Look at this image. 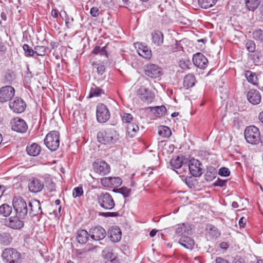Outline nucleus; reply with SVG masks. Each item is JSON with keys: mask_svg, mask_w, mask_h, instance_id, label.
I'll return each mask as SVG.
<instances>
[{"mask_svg": "<svg viewBox=\"0 0 263 263\" xmlns=\"http://www.w3.org/2000/svg\"><path fill=\"white\" fill-rule=\"evenodd\" d=\"M23 49L25 52V55L27 57H32L34 54V49H32L27 44H25L23 45Z\"/></svg>", "mask_w": 263, "mask_h": 263, "instance_id": "c03bdc74", "label": "nucleus"}, {"mask_svg": "<svg viewBox=\"0 0 263 263\" xmlns=\"http://www.w3.org/2000/svg\"><path fill=\"white\" fill-rule=\"evenodd\" d=\"M139 129V126L136 124L133 123L128 124L127 127V133L128 137L130 138L134 137Z\"/></svg>", "mask_w": 263, "mask_h": 263, "instance_id": "f704fd0d", "label": "nucleus"}, {"mask_svg": "<svg viewBox=\"0 0 263 263\" xmlns=\"http://www.w3.org/2000/svg\"><path fill=\"white\" fill-rule=\"evenodd\" d=\"M137 94L142 101L147 103H151L154 98V94L148 89L142 86L137 90Z\"/></svg>", "mask_w": 263, "mask_h": 263, "instance_id": "ddd939ff", "label": "nucleus"}, {"mask_svg": "<svg viewBox=\"0 0 263 263\" xmlns=\"http://www.w3.org/2000/svg\"><path fill=\"white\" fill-rule=\"evenodd\" d=\"M47 49L48 48L44 46H36L34 47V53L39 56H44Z\"/></svg>", "mask_w": 263, "mask_h": 263, "instance_id": "37998d69", "label": "nucleus"}, {"mask_svg": "<svg viewBox=\"0 0 263 263\" xmlns=\"http://www.w3.org/2000/svg\"><path fill=\"white\" fill-rule=\"evenodd\" d=\"M178 243L184 248L192 250L194 246V241L189 236H182L179 239Z\"/></svg>", "mask_w": 263, "mask_h": 263, "instance_id": "a878e982", "label": "nucleus"}, {"mask_svg": "<svg viewBox=\"0 0 263 263\" xmlns=\"http://www.w3.org/2000/svg\"><path fill=\"white\" fill-rule=\"evenodd\" d=\"M201 163L197 159H193L188 164L186 163L185 168H189L191 174L195 177H199L202 174Z\"/></svg>", "mask_w": 263, "mask_h": 263, "instance_id": "6e6552de", "label": "nucleus"}, {"mask_svg": "<svg viewBox=\"0 0 263 263\" xmlns=\"http://www.w3.org/2000/svg\"><path fill=\"white\" fill-rule=\"evenodd\" d=\"M112 191L115 193H120L126 198L129 196L131 192V189L126 187H122L119 189H114Z\"/></svg>", "mask_w": 263, "mask_h": 263, "instance_id": "ea45409f", "label": "nucleus"}, {"mask_svg": "<svg viewBox=\"0 0 263 263\" xmlns=\"http://www.w3.org/2000/svg\"><path fill=\"white\" fill-rule=\"evenodd\" d=\"M100 182L105 187H115L121 184L122 180L120 177H104L101 179Z\"/></svg>", "mask_w": 263, "mask_h": 263, "instance_id": "dca6fc26", "label": "nucleus"}, {"mask_svg": "<svg viewBox=\"0 0 263 263\" xmlns=\"http://www.w3.org/2000/svg\"><path fill=\"white\" fill-rule=\"evenodd\" d=\"M245 137L247 142L251 144H257L260 142V134L259 129L253 125L247 127L245 130Z\"/></svg>", "mask_w": 263, "mask_h": 263, "instance_id": "20e7f679", "label": "nucleus"}, {"mask_svg": "<svg viewBox=\"0 0 263 263\" xmlns=\"http://www.w3.org/2000/svg\"><path fill=\"white\" fill-rule=\"evenodd\" d=\"M12 240L11 235L7 232H3L0 234V243L4 246L9 245Z\"/></svg>", "mask_w": 263, "mask_h": 263, "instance_id": "473e14b6", "label": "nucleus"}, {"mask_svg": "<svg viewBox=\"0 0 263 263\" xmlns=\"http://www.w3.org/2000/svg\"><path fill=\"white\" fill-rule=\"evenodd\" d=\"M110 112L107 106L103 104H99L97 106L96 117L99 123H105L110 118Z\"/></svg>", "mask_w": 263, "mask_h": 263, "instance_id": "0eeeda50", "label": "nucleus"}, {"mask_svg": "<svg viewBox=\"0 0 263 263\" xmlns=\"http://www.w3.org/2000/svg\"><path fill=\"white\" fill-rule=\"evenodd\" d=\"M220 247L221 249H227L229 247V245L226 242H222L220 243Z\"/></svg>", "mask_w": 263, "mask_h": 263, "instance_id": "0e129e2a", "label": "nucleus"}, {"mask_svg": "<svg viewBox=\"0 0 263 263\" xmlns=\"http://www.w3.org/2000/svg\"><path fill=\"white\" fill-rule=\"evenodd\" d=\"M245 77L248 82L255 86L258 85V78L255 73L250 70H246L245 72Z\"/></svg>", "mask_w": 263, "mask_h": 263, "instance_id": "7c9ffc66", "label": "nucleus"}, {"mask_svg": "<svg viewBox=\"0 0 263 263\" xmlns=\"http://www.w3.org/2000/svg\"><path fill=\"white\" fill-rule=\"evenodd\" d=\"M247 219L246 218L242 217L239 220V225L240 227H244L246 225Z\"/></svg>", "mask_w": 263, "mask_h": 263, "instance_id": "bf43d9fd", "label": "nucleus"}, {"mask_svg": "<svg viewBox=\"0 0 263 263\" xmlns=\"http://www.w3.org/2000/svg\"><path fill=\"white\" fill-rule=\"evenodd\" d=\"M13 206L16 215L21 219H25L29 213L28 204L22 197L14 198Z\"/></svg>", "mask_w": 263, "mask_h": 263, "instance_id": "f03ea898", "label": "nucleus"}, {"mask_svg": "<svg viewBox=\"0 0 263 263\" xmlns=\"http://www.w3.org/2000/svg\"><path fill=\"white\" fill-rule=\"evenodd\" d=\"M158 134L163 137L168 138L171 136L172 132L167 126H162L159 128Z\"/></svg>", "mask_w": 263, "mask_h": 263, "instance_id": "58836bf2", "label": "nucleus"}, {"mask_svg": "<svg viewBox=\"0 0 263 263\" xmlns=\"http://www.w3.org/2000/svg\"><path fill=\"white\" fill-rule=\"evenodd\" d=\"M51 15L54 18H57L58 16V12L55 9H53L51 11Z\"/></svg>", "mask_w": 263, "mask_h": 263, "instance_id": "338daca9", "label": "nucleus"}, {"mask_svg": "<svg viewBox=\"0 0 263 263\" xmlns=\"http://www.w3.org/2000/svg\"><path fill=\"white\" fill-rule=\"evenodd\" d=\"M9 107L13 112L20 114L24 112L26 107V103L19 98H15L13 101L9 102Z\"/></svg>", "mask_w": 263, "mask_h": 263, "instance_id": "9b49d317", "label": "nucleus"}, {"mask_svg": "<svg viewBox=\"0 0 263 263\" xmlns=\"http://www.w3.org/2000/svg\"><path fill=\"white\" fill-rule=\"evenodd\" d=\"M47 181H49L48 184L46 185L48 190L50 192H53L55 191V184L51 181L50 178L47 179Z\"/></svg>", "mask_w": 263, "mask_h": 263, "instance_id": "864d4df0", "label": "nucleus"}, {"mask_svg": "<svg viewBox=\"0 0 263 263\" xmlns=\"http://www.w3.org/2000/svg\"><path fill=\"white\" fill-rule=\"evenodd\" d=\"M92 166L95 172L101 175H105L110 171V166L104 161L94 162Z\"/></svg>", "mask_w": 263, "mask_h": 263, "instance_id": "f8f14e48", "label": "nucleus"}, {"mask_svg": "<svg viewBox=\"0 0 263 263\" xmlns=\"http://www.w3.org/2000/svg\"><path fill=\"white\" fill-rule=\"evenodd\" d=\"M152 42L156 46H160L163 43V34L160 31L153 32L151 34Z\"/></svg>", "mask_w": 263, "mask_h": 263, "instance_id": "cd10ccee", "label": "nucleus"}, {"mask_svg": "<svg viewBox=\"0 0 263 263\" xmlns=\"http://www.w3.org/2000/svg\"><path fill=\"white\" fill-rule=\"evenodd\" d=\"M89 236L90 233L85 230H80L77 234V239L79 243L85 244L88 241Z\"/></svg>", "mask_w": 263, "mask_h": 263, "instance_id": "bb28decb", "label": "nucleus"}, {"mask_svg": "<svg viewBox=\"0 0 263 263\" xmlns=\"http://www.w3.org/2000/svg\"><path fill=\"white\" fill-rule=\"evenodd\" d=\"M83 194V190L82 186L74 187L73 190L72 196L74 198L82 196Z\"/></svg>", "mask_w": 263, "mask_h": 263, "instance_id": "49530a36", "label": "nucleus"}, {"mask_svg": "<svg viewBox=\"0 0 263 263\" xmlns=\"http://www.w3.org/2000/svg\"><path fill=\"white\" fill-rule=\"evenodd\" d=\"M99 215L105 217H117L119 216L118 212H100Z\"/></svg>", "mask_w": 263, "mask_h": 263, "instance_id": "603ef678", "label": "nucleus"}, {"mask_svg": "<svg viewBox=\"0 0 263 263\" xmlns=\"http://www.w3.org/2000/svg\"><path fill=\"white\" fill-rule=\"evenodd\" d=\"M253 38L256 41L263 42V30L261 29H256L252 33Z\"/></svg>", "mask_w": 263, "mask_h": 263, "instance_id": "79ce46f5", "label": "nucleus"}, {"mask_svg": "<svg viewBox=\"0 0 263 263\" xmlns=\"http://www.w3.org/2000/svg\"><path fill=\"white\" fill-rule=\"evenodd\" d=\"M157 232L158 231L157 230L153 229L149 233L150 236L152 237H154L156 235Z\"/></svg>", "mask_w": 263, "mask_h": 263, "instance_id": "774afa93", "label": "nucleus"}, {"mask_svg": "<svg viewBox=\"0 0 263 263\" xmlns=\"http://www.w3.org/2000/svg\"><path fill=\"white\" fill-rule=\"evenodd\" d=\"M97 201L99 205L105 210H111L115 206V202L108 193H101L97 195Z\"/></svg>", "mask_w": 263, "mask_h": 263, "instance_id": "423d86ee", "label": "nucleus"}, {"mask_svg": "<svg viewBox=\"0 0 263 263\" xmlns=\"http://www.w3.org/2000/svg\"><path fill=\"white\" fill-rule=\"evenodd\" d=\"M12 207L6 203L3 204L0 206V215L7 217L10 215L12 212Z\"/></svg>", "mask_w": 263, "mask_h": 263, "instance_id": "e433bc0d", "label": "nucleus"}, {"mask_svg": "<svg viewBox=\"0 0 263 263\" xmlns=\"http://www.w3.org/2000/svg\"><path fill=\"white\" fill-rule=\"evenodd\" d=\"M250 57L252 58V60H253L254 63H258L259 62V53L255 52L253 54L250 55Z\"/></svg>", "mask_w": 263, "mask_h": 263, "instance_id": "13d9d810", "label": "nucleus"}, {"mask_svg": "<svg viewBox=\"0 0 263 263\" xmlns=\"http://www.w3.org/2000/svg\"><path fill=\"white\" fill-rule=\"evenodd\" d=\"M191 64L190 61L189 60H180L179 62V67L183 69L186 70L189 68V65Z\"/></svg>", "mask_w": 263, "mask_h": 263, "instance_id": "a18cd8bd", "label": "nucleus"}, {"mask_svg": "<svg viewBox=\"0 0 263 263\" xmlns=\"http://www.w3.org/2000/svg\"><path fill=\"white\" fill-rule=\"evenodd\" d=\"M218 174L221 176L228 177L230 175V171L227 167H221L218 171Z\"/></svg>", "mask_w": 263, "mask_h": 263, "instance_id": "8fccbe9b", "label": "nucleus"}, {"mask_svg": "<svg viewBox=\"0 0 263 263\" xmlns=\"http://www.w3.org/2000/svg\"><path fill=\"white\" fill-rule=\"evenodd\" d=\"M41 151V148L40 146L36 143L29 144L26 147L27 154L31 156L35 157L38 156Z\"/></svg>", "mask_w": 263, "mask_h": 263, "instance_id": "393cba45", "label": "nucleus"}, {"mask_svg": "<svg viewBox=\"0 0 263 263\" xmlns=\"http://www.w3.org/2000/svg\"><path fill=\"white\" fill-rule=\"evenodd\" d=\"M227 183L226 180H222L218 178L214 183V185L220 187H223L226 186Z\"/></svg>", "mask_w": 263, "mask_h": 263, "instance_id": "5fc2aeb1", "label": "nucleus"}, {"mask_svg": "<svg viewBox=\"0 0 263 263\" xmlns=\"http://www.w3.org/2000/svg\"><path fill=\"white\" fill-rule=\"evenodd\" d=\"M15 94L14 88L10 85L0 88V102L5 103L11 100Z\"/></svg>", "mask_w": 263, "mask_h": 263, "instance_id": "9d476101", "label": "nucleus"}, {"mask_svg": "<svg viewBox=\"0 0 263 263\" xmlns=\"http://www.w3.org/2000/svg\"><path fill=\"white\" fill-rule=\"evenodd\" d=\"M216 263H229L227 260H225L220 257H217L216 259Z\"/></svg>", "mask_w": 263, "mask_h": 263, "instance_id": "e2e57ef3", "label": "nucleus"}, {"mask_svg": "<svg viewBox=\"0 0 263 263\" xmlns=\"http://www.w3.org/2000/svg\"><path fill=\"white\" fill-rule=\"evenodd\" d=\"M28 206L30 208L29 214H30L31 216H34L42 213L41 203L38 200H33L29 202Z\"/></svg>", "mask_w": 263, "mask_h": 263, "instance_id": "aec40b11", "label": "nucleus"}, {"mask_svg": "<svg viewBox=\"0 0 263 263\" xmlns=\"http://www.w3.org/2000/svg\"><path fill=\"white\" fill-rule=\"evenodd\" d=\"M145 74L152 78H156L161 75V70L157 65L151 64L147 65Z\"/></svg>", "mask_w": 263, "mask_h": 263, "instance_id": "6ab92c4d", "label": "nucleus"}, {"mask_svg": "<svg viewBox=\"0 0 263 263\" xmlns=\"http://www.w3.org/2000/svg\"><path fill=\"white\" fill-rule=\"evenodd\" d=\"M215 177V174L212 172L208 171L205 175V178L207 181H212Z\"/></svg>", "mask_w": 263, "mask_h": 263, "instance_id": "6e6d98bb", "label": "nucleus"}, {"mask_svg": "<svg viewBox=\"0 0 263 263\" xmlns=\"http://www.w3.org/2000/svg\"><path fill=\"white\" fill-rule=\"evenodd\" d=\"M92 65L95 67H96L97 72L99 74L102 75L104 73L105 70V66L104 65H99V64H97V63H95V62L93 63Z\"/></svg>", "mask_w": 263, "mask_h": 263, "instance_id": "09e8293b", "label": "nucleus"}, {"mask_svg": "<svg viewBox=\"0 0 263 263\" xmlns=\"http://www.w3.org/2000/svg\"><path fill=\"white\" fill-rule=\"evenodd\" d=\"M246 47L249 52H254L255 50L256 45L254 41L249 40L247 42Z\"/></svg>", "mask_w": 263, "mask_h": 263, "instance_id": "de8ad7c7", "label": "nucleus"}, {"mask_svg": "<svg viewBox=\"0 0 263 263\" xmlns=\"http://www.w3.org/2000/svg\"><path fill=\"white\" fill-rule=\"evenodd\" d=\"M193 62L195 66L202 69H205L208 64L206 58L200 52H198L193 55Z\"/></svg>", "mask_w": 263, "mask_h": 263, "instance_id": "4468645a", "label": "nucleus"}, {"mask_svg": "<svg viewBox=\"0 0 263 263\" xmlns=\"http://www.w3.org/2000/svg\"><path fill=\"white\" fill-rule=\"evenodd\" d=\"M28 187L31 192L38 193L43 190L44 184L40 180L33 178L30 180Z\"/></svg>", "mask_w": 263, "mask_h": 263, "instance_id": "4be33fe9", "label": "nucleus"}, {"mask_svg": "<svg viewBox=\"0 0 263 263\" xmlns=\"http://www.w3.org/2000/svg\"><path fill=\"white\" fill-rule=\"evenodd\" d=\"M182 157L176 156L172 158L170 161V164L174 169L180 168L182 166L185 168L186 163H184L182 160Z\"/></svg>", "mask_w": 263, "mask_h": 263, "instance_id": "c756f323", "label": "nucleus"}, {"mask_svg": "<svg viewBox=\"0 0 263 263\" xmlns=\"http://www.w3.org/2000/svg\"><path fill=\"white\" fill-rule=\"evenodd\" d=\"M123 122L131 123L130 122L133 120V116L128 113H124L121 116Z\"/></svg>", "mask_w": 263, "mask_h": 263, "instance_id": "3c124183", "label": "nucleus"}, {"mask_svg": "<svg viewBox=\"0 0 263 263\" xmlns=\"http://www.w3.org/2000/svg\"><path fill=\"white\" fill-rule=\"evenodd\" d=\"M104 93V91L103 89L97 87L95 85H93V86L91 87L90 89L88 97L92 98L94 97H99L102 94Z\"/></svg>", "mask_w": 263, "mask_h": 263, "instance_id": "72a5a7b5", "label": "nucleus"}, {"mask_svg": "<svg viewBox=\"0 0 263 263\" xmlns=\"http://www.w3.org/2000/svg\"><path fill=\"white\" fill-rule=\"evenodd\" d=\"M108 237L114 242H118L121 238L122 233L118 227H111L108 232Z\"/></svg>", "mask_w": 263, "mask_h": 263, "instance_id": "412c9836", "label": "nucleus"}, {"mask_svg": "<svg viewBox=\"0 0 263 263\" xmlns=\"http://www.w3.org/2000/svg\"><path fill=\"white\" fill-rule=\"evenodd\" d=\"M102 256L106 263L108 260H113L117 257V255L112 252V249L106 248L102 251Z\"/></svg>", "mask_w": 263, "mask_h": 263, "instance_id": "2f4dec72", "label": "nucleus"}, {"mask_svg": "<svg viewBox=\"0 0 263 263\" xmlns=\"http://www.w3.org/2000/svg\"><path fill=\"white\" fill-rule=\"evenodd\" d=\"M90 14L93 17H97L99 15V9L97 7H92L90 9Z\"/></svg>", "mask_w": 263, "mask_h": 263, "instance_id": "4d7b16f0", "label": "nucleus"}, {"mask_svg": "<svg viewBox=\"0 0 263 263\" xmlns=\"http://www.w3.org/2000/svg\"><path fill=\"white\" fill-rule=\"evenodd\" d=\"M259 0H245L246 7L250 11L255 10L259 6Z\"/></svg>", "mask_w": 263, "mask_h": 263, "instance_id": "4c0bfd02", "label": "nucleus"}, {"mask_svg": "<svg viewBox=\"0 0 263 263\" xmlns=\"http://www.w3.org/2000/svg\"><path fill=\"white\" fill-rule=\"evenodd\" d=\"M198 2L200 7L203 9H208L214 6L217 2V0H198Z\"/></svg>", "mask_w": 263, "mask_h": 263, "instance_id": "c9c22d12", "label": "nucleus"}, {"mask_svg": "<svg viewBox=\"0 0 263 263\" xmlns=\"http://www.w3.org/2000/svg\"><path fill=\"white\" fill-rule=\"evenodd\" d=\"M44 143L51 151H56L60 145V134L58 131H51L44 139Z\"/></svg>", "mask_w": 263, "mask_h": 263, "instance_id": "39448f33", "label": "nucleus"}, {"mask_svg": "<svg viewBox=\"0 0 263 263\" xmlns=\"http://www.w3.org/2000/svg\"><path fill=\"white\" fill-rule=\"evenodd\" d=\"M10 124L11 129L18 133H25L28 129V125L26 122L20 118H14L11 119Z\"/></svg>", "mask_w": 263, "mask_h": 263, "instance_id": "1a4fd4ad", "label": "nucleus"}, {"mask_svg": "<svg viewBox=\"0 0 263 263\" xmlns=\"http://www.w3.org/2000/svg\"><path fill=\"white\" fill-rule=\"evenodd\" d=\"M102 50V47L100 46H96L93 50L92 53L96 54H100L101 50Z\"/></svg>", "mask_w": 263, "mask_h": 263, "instance_id": "680f3d73", "label": "nucleus"}, {"mask_svg": "<svg viewBox=\"0 0 263 263\" xmlns=\"http://www.w3.org/2000/svg\"><path fill=\"white\" fill-rule=\"evenodd\" d=\"M89 233L91 239L96 241L103 239L106 235L105 230L101 226L91 228Z\"/></svg>", "mask_w": 263, "mask_h": 263, "instance_id": "f3484780", "label": "nucleus"}, {"mask_svg": "<svg viewBox=\"0 0 263 263\" xmlns=\"http://www.w3.org/2000/svg\"><path fill=\"white\" fill-rule=\"evenodd\" d=\"M106 263H120V262L117 256L116 258H114L113 260L107 261Z\"/></svg>", "mask_w": 263, "mask_h": 263, "instance_id": "69168bd1", "label": "nucleus"}, {"mask_svg": "<svg viewBox=\"0 0 263 263\" xmlns=\"http://www.w3.org/2000/svg\"><path fill=\"white\" fill-rule=\"evenodd\" d=\"M196 79L194 74L190 73L186 75L184 78L183 85L186 89H189L195 85Z\"/></svg>", "mask_w": 263, "mask_h": 263, "instance_id": "c85d7f7f", "label": "nucleus"}, {"mask_svg": "<svg viewBox=\"0 0 263 263\" xmlns=\"http://www.w3.org/2000/svg\"><path fill=\"white\" fill-rule=\"evenodd\" d=\"M191 230V226L188 223H180L176 225L175 234L178 236H184V235L189 233Z\"/></svg>", "mask_w": 263, "mask_h": 263, "instance_id": "b1692460", "label": "nucleus"}, {"mask_svg": "<svg viewBox=\"0 0 263 263\" xmlns=\"http://www.w3.org/2000/svg\"><path fill=\"white\" fill-rule=\"evenodd\" d=\"M2 257L6 263H21L22 260L21 253L12 248L5 249L3 251Z\"/></svg>", "mask_w": 263, "mask_h": 263, "instance_id": "7ed1b4c3", "label": "nucleus"}, {"mask_svg": "<svg viewBox=\"0 0 263 263\" xmlns=\"http://www.w3.org/2000/svg\"><path fill=\"white\" fill-rule=\"evenodd\" d=\"M119 138V135L114 129L101 130L98 133V141L102 144H108L115 143Z\"/></svg>", "mask_w": 263, "mask_h": 263, "instance_id": "f257e3e1", "label": "nucleus"}, {"mask_svg": "<svg viewBox=\"0 0 263 263\" xmlns=\"http://www.w3.org/2000/svg\"><path fill=\"white\" fill-rule=\"evenodd\" d=\"M137 52L138 54L145 59H150L152 51L150 48L142 43H138Z\"/></svg>", "mask_w": 263, "mask_h": 263, "instance_id": "5701e85b", "label": "nucleus"}, {"mask_svg": "<svg viewBox=\"0 0 263 263\" xmlns=\"http://www.w3.org/2000/svg\"><path fill=\"white\" fill-rule=\"evenodd\" d=\"M23 219L20 218L17 216H11L5 221V225L13 229H20L24 226Z\"/></svg>", "mask_w": 263, "mask_h": 263, "instance_id": "2eb2a0df", "label": "nucleus"}, {"mask_svg": "<svg viewBox=\"0 0 263 263\" xmlns=\"http://www.w3.org/2000/svg\"><path fill=\"white\" fill-rule=\"evenodd\" d=\"M152 111L156 116L160 117L163 116L166 111V109L164 106H156L152 109Z\"/></svg>", "mask_w": 263, "mask_h": 263, "instance_id": "a19ab883", "label": "nucleus"}, {"mask_svg": "<svg viewBox=\"0 0 263 263\" xmlns=\"http://www.w3.org/2000/svg\"><path fill=\"white\" fill-rule=\"evenodd\" d=\"M248 101L253 105H256L261 102V95L260 92L254 89H250L247 94Z\"/></svg>", "mask_w": 263, "mask_h": 263, "instance_id": "a211bd4d", "label": "nucleus"}, {"mask_svg": "<svg viewBox=\"0 0 263 263\" xmlns=\"http://www.w3.org/2000/svg\"><path fill=\"white\" fill-rule=\"evenodd\" d=\"M106 47L104 46L103 47H102V50H101V52L100 53V54L102 56H104L106 58H107V52L106 50Z\"/></svg>", "mask_w": 263, "mask_h": 263, "instance_id": "052dcab7", "label": "nucleus"}]
</instances>
